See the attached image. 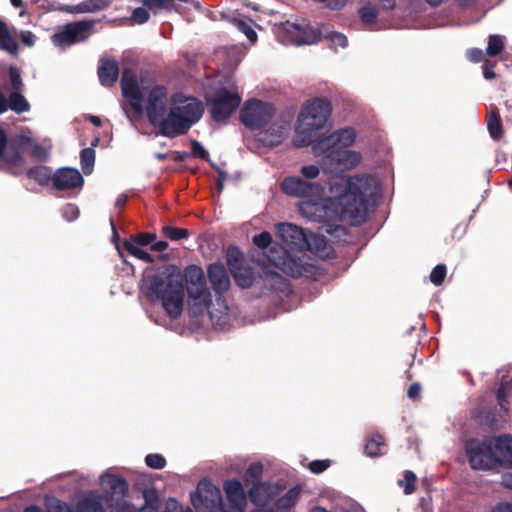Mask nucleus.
Returning <instances> with one entry per match:
<instances>
[{
  "mask_svg": "<svg viewBox=\"0 0 512 512\" xmlns=\"http://www.w3.org/2000/svg\"><path fill=\"white\" fill-rule=\"evenodd\" d=\"M374 185V179L367 175L340 177L330 182L331 196L322 198L323 188L320 184L299 177H287L281 183V190L301 199L299 210L307 218L340 219L357 225L365 219Z\"/></svg>",
  "mask_w": 512,
  "mask_h": 512,
  "instance_id": "f257e3e1",
  "label": "nucleus"
},
{
  "mask_svg": "<svg viewBox=\"0 0 512 512\" xmlns=\"http://www.w3.org/2000/svg\"><path fill=\"white\" fill-rule=\"evenodd\" d=\"M277 235L285 246H273L268 258L270 262L291 277H300L308 271L307 265L299 255L305 246L312 247L303 230L290 223L276 226Z\"/></svg>",
  "mask_w": 512,
  "mask_h": 512,
  "instance_id": "f03ea898",
  "label": "nucleus"
},
{
  "mask_svg": "<svg viewBox=\"0 0 512 512\" xmlns=\"http://www.w3.org/2000/svg\"><path fill=\"white\" fill-rule=\"evenodd\" d=\"M203 112L200 100L181 93L174 94L170 99L169 113L162 123V134L167 137L185 134L201 118Z\"/></svg>",
  "mask_w": 512,
  "mask_h": 512,
  "instance_id": "7ed1b4c3",
  "label": "nucleus"
},
{
  "mask_svg": "<svg viewBox=\"0 0 512 512\" xmlns=\"http://www.w3.org/2000/svg\"><path fill=\"white\" fill-rule=\"evenodd\" d=\"M147 296L159 301L170 318L177 319L184 305V287L178 276L158 275L151 279Z\"/></svg>",
  "mask_w": 512,
  "mask_h": 512,
  "instance_id": "20e7f679",
  "label": "nucleus"
},
{
  "mask_svg": "<svg viewBox=\"0 0 512 512\" xmlns=\"http://www.w3.org/2000/svg\"><path fill=\"white\" fill-rule=\"evenodd\" d=\"M331 114V105L323 99L309 101L301 110L296 127V143L306 146L312 142L313 133L324 128Z\"/></svg>",
  "mask_w": 512,
  "mask_h": 512,
  "instance_id": "39448f33",
  "label": "nucleus"
},
{
  "mask_svg": "<svg viewBox=\"0 0 512 512\" xmlns=\"http://www.w3.org/2000/svg\"><path fill=\"white\" fill-rule=\"evenodd\" d=\"M189 309L195 315L202 314L211 304V294L206 286L203 270L190 266L185 271Z\"/></svg>",
  "mask_w": 512,
  "mask_h": 512,
  "instance_id": "423d86ee",
  "label": "nucleus"
},
{
  "mask_svg": "<svg viewBox=\"0 0 512 512\" xmlns=\"http://www.w3.org/2000/svg\"><path fill=\"white\" fill-rule=\"evenodd\" d=\"M170 99L167 89L162 85H153L144 89L143 109H145L149 121L160 128L169 112H167Z\"/></svg>",
  "mask_w": 512,
  "mask_h": 512,
  "instance_id": "0eeeda50",
  "label": "nucleus"
},
{
  "mask_svg": "<svg viewBox=\"0 0 512 512\" xmlns=\"http://www.w3.org/2000/svg\"><path fill=\"white\" fill-rule=\"evenodd\" d=\"M208 102L211 105L212 118L217 122H224L239 106L241 96L236 88H219L208 98Z\"/></svg>",
  "mask_w": 512,
  "mask_h": 512,
  "instance_id": "6e6552de",
  "label": "nucleus"
},
{
  "mask_svg": "<svg viewBox=\"0 0 512 512\" xmlns=\"http://www.w3.org/2000/svg\"><path fill=\"white\" fill-rule=\"evenodd\" d=\"M320 157L323 168L329 172L354 169L362 160L360 152L348 149L327 150Z\"/></svg>",
  "mask_w": 512,
  "mask_h": 512,
  "instance_id": "1a4fd4ad",
  "label": "nucleus"
},
{
  "mask_svg": "<svg viewBox=\"0 0 512 512\" xmlns=\"http://www.w3.org/2000/svg\"><path fill=\"white\" fill-rule=\"evenodd\" d=\"M94 21L80 20L61 27L54 35L53 42L61 47L85 41L92 34Z\"/></svg>",
  "mask_w": 512,
  "mask_h": 512,
  "instance_id": "9d476101",
  "label": "nucleus"
},
{
  "mask_svg": "<svg viewBox=\"0 0 512 512\" xmlns=\"http://www.w3.org/2000/svg\"><path fill=\"white\" fill-rule=\"evenodd\" d=\"M273 115L274 108L271 104L250 100L242 108L240 118L242 123L250 129H262L269 123Z\"/></svg>",
  "mask_w": 512,
  "mask_h": 512,
  "instance_id": "9b49d317",
  "label": "nucleus"
},
{
  "mask_svg": "<svg viewBox=\"0 0 512 512\" xmlns=\"http://www.w3.org/2000/svg\"><path fill=\"white\" fill-rule=\"evenodd\" d=\"M467 455L471 467L475 470H490L498 467L490 438L482 442H471L467 448Z\"/></svg>",
  "mask_w": 512,
  "mask_h": 512,
  "instance_id": "f8f14e48",
  "label": "nucleus"
},
{
  "mask_svg": "<svg viewBox=\"0 0 512 512\" xmlns=\"http://www.w3.org/2000/svg\"><path fill=\"white\" fill-rule=\"evenodd\" d=\"M121 89L124 98L129 104V111L134 116L139 117L143 111L144 91L140 90L136 75L131 71H124L121 79Z\"/></svg>",
  "mask_w": 512,
  "mask_h": 512,
  "instance_id": "ddd939ff",
  "label": "nucleus"
},
{
  "mask_svg": "<svg viewBox=\"0 0 512 512\" xmlns=\"http://www.w3.org/2000/svg\"><path fill=\"white\" fill-rule=\"evenodd\" d=\"M355 138L356 133L354 129L344 128L315 143L313 145V152L316 156H321L327 150L347 149L355 142Z\"/></svg>",
  "mask_w": 512,
  "mask_h": 512,
  "instance_id": "4468645a",
  "label": "nucleus"
},
{
  "mask_svg": "<svg viewBox=\"0 0 512 512\" xmlns=\"http://www.w3.org/2000/svg\"><path fill=\"white\" fill-rule=\"evenodd\" d=\"M497 466L512 467V436L489 437Z\"/></svg>",
  "mask_w": 512,
  "mask_h": 512,
  "instance_id": "2eb2a0df",
  "label": "nucleus"
},
{
  "mask_svg": "<svg viewBox=\"0 0 512 512\" xmlns=\"http://www.w3.org/2000/svg\"><path fill=\"white\" fill-rule=\"evenodd\" d=\"M52 184L58 190L80 188L83 185V177L76 169L61 168L53 174Z\"/></svg>",
  "mask_w": 512,
  "mask_h": 512,
  "instance_id": "dca6fc26",
  "label": "nucleus"
},
{
  "mask_svg": "<svg viewBox=\"0 0 512 512\" xmlns=\"http://www.w3.org/2000/svg\"><path fill=\"white\" fill-rule=\"evenodd\" d=\"M29 102L19 92H11L8 97L0 90V115L12 110L18 114L28 111Z\"/></svg>",
  "mask_w": 512,
  "mask_h": 512,
  "instance_id": "f3484780",
  "label": "nucleus"
},
{
  "mask_svg": "<svg viewBox=\"0 0 512 512\" xmlns=\"http://www.w3.org/2000/svg\"><path fill=\"white\" fill-rule=\"evenodd\" d=\"M238 256H240V252L236 248L229 249L228 264L237 284L243 288H247L251 286L253 282L252 272L247 268H241L236 265Z\"/></svg>",
  "mask_w": 512,
  "mask_h": 512,
  "instance_id": "a211bd4d",
  "label": "nucleus"
},
{
  "mask_svg": "<svg viewBox=\"0 0 512 512\" xmlns=\"http://www.w3.org/2000/svg\"><path fill=\"white\" fill-rule=\"evenodd\" d=\"M114 0H85L77 5H63L60 10L70 14L94 13L107 8Z\"/></svg>",
  "mask_w": 512,
  "mask_h": 512,
  "instance_id": "6ab92c4d",
  "label": "nucleus"
},
{
  "mask_svg": "<svg viewBox=\"0 0 512 512\" xmlns=\"http://www.w3.org/2000/svg\"><path fill=\"white\" fill-rule=\"evenodd\" d=\"M208 277L216 292L220 293L229 289L230 280L223 265L216 263L211 264L208 267Z\"/></svg>",
  "mask_w": 512,
  "mask_h": 512,
  "instance_id": "aec40b11",
  "label": "nucleus"
},
{
  "mask_svg": "<svg viewBox=\"0 0 512 512\" xmlns=\"http://www.w3.org/2000/svg\"><path fill=\"white\" fill-rule=\"evenodd\" d=\"M278 494V488L274 485L258 483L249 492L251 501L256 506H264Z\"/></svg>",
  "mask_w": 512,
  "mask_h": 512,
  "instance_id": "412c9836",
  "label": "nucleus"
},
{
  "mask_svg": "<svg viewBox=\"0 0 512 512\" xmlns=\"http://www.w3.org/2000/svg\"><path fill=\"white\" fill-rule=\"evenodd\" d=\"M118 74L119 68L115 60H101L98 68V76L102 85L112 86L116 82Z\"/></svg>",
  "mask_w": 512,
  "mask_h": 512,
  "instance_id": "4be33fe9",
  "label": "nucleus"
},
{
  "mask_svg": "<svg viewBox=\"0 0 512 512\" xmlns=\"http://www.w3.org/2000/svg\"><path fill=\"white\" fill-rule=\"evenodd\" d=\"M287 134V124H273L268 130L262 132V136L260 139L268 146H275L280 144Z\"/></svg>",
  "mask_w": 512,
  "mask_h": 512,
  "instance_id": "5701e85b",
  "label": "nucleus"
},
{
  "mask_svg": "<svg viewBox=\"0 0 512 512\" xmlns=\"http://www.w3.org/2000/svg\"><path fill=\"white\" fill-rule=\"evenodd\" d=\"M102 487L111 495L123 496L127 491V483L122 477L105 474L101 477Z\"/></svg>",
  "mask_w": 512,
  "mask_h": 512,
  "instance_id": "b1692460",
  "label": "nucleus"
},
{
  "mask_svg": "<svg viewBox=\"0 0 512 512\" xmlns=\"http://www.w3.org/2000/svg\"><path fill=\"white\" fill-rule=\"evenodd\" d=\"M224 490L229 504L245 505L246 497L242 484L238 480H231L225 483Z\"/></svg>",
  "mask_w": 512,
  "mask_h": 512,
  "instance_id": "393cba45",
  "label": "nucleus"
},
{
  "mask_svg": "<svg viewBox=\"0 0 512 512\" xmlns=\"http://www.w3.org/2000/svg\"><path fill=\"white\" fill-rule=\"evenodd\" d=\"M487 128L490 136L500 140L503 136V126L498 108L491 107L487 114Z\"/></svg>",
  "mask_w": 512,
  "mask_h": 512,
  "instance_id": "a878e982",
  "label": "nucleus"
},
{
  "mask_svg": "<svg viewBox=\"0 0 512 512\" xmlns=\"http://www.w3.org/2000/svg\"><path fill=\"white\" fill-rule=\"evenodd\" d=\"M386 451L385 439L380 434H372L368 437L365 452L368 456L377 457L383 455Z\"/></svg>",
  "mask_w": 512,
  "mask_h": 512,
  "instance_id": "bb28decb",
  "label": "nucleus"
},
{
  "mask_svg": "<svg viewBox=\"0 0 512 512\" xmlns=\"http://www.w3.org/2000/svg\"><path fill=\"white\" fill-rule=\"evenodd\" d=\"M0 45L9 53L15 54L18 50L16 38L10 34L7 24L0 20Z\"/></svg>",
  "mask_w": 512,
  "mask_h": 512,
  "instance_id": "cd10ccee",
  "label": "nucleus"
},
{
  "mask_svg": "<svg viewBox=\"0 0 512 512\" xmlns=\"http://www.w3.org/2000/svg\"><path fill=\"white\" fill-rule=\"evenodd\" d=\"M52 142L50 139L43 138L34 141V161L44 162L51 154Z\"/></svg>",
  "mask_w": 512,
  "mask_h": 512,
  "instance_id": "c85d7f7f",
  "label": "nucleus"
},
{
  "mask_svg": "<svg viewBox=\"0 0 512 512\" xmlns=\"http://www.w3.org/2000/svg\"><path fill=\"white\" fill-rule=\"evenodd\" d=\"M124 249L132 256L151 263L153 262V258L150 256V254L143 249V246L139 245L137 241H133L131 239L127 240L123 244Z\"/></svg>",
  "mask_w": 512,
  "mask_h": 512,
  "instance_id": "c756f323",
  "label": "nucleus"
},
{
  "mask_svg": "<svg viewBox=\"0 0 512 512\" xmlns=\"http://www.w3.org/2000/svg\"><path fill=\"white\" fill-rule=\"evenodd\" d=\"M504 47H505L504 37H502L500 35H491V36H489V39H488L486 54L488 56H497L503 52Z\"/></svg>",
  "mask_w": 512,
  "mask_h": 512,
  "instance_id": "7c9ffc66",
  "label": "nucleus"
},
{
  "mask_svg": "<svg viewBox=\"0 0 512 512\" xmlns=\"http://www.w3.org/2000/svg\"><path fill=\"white\" fill-rule=\"evenodd\" d=\"M7 163L20 166L23 163V156L20 150L14 146H6L3 155L1 156Z\"/></svg>",
  "mask_w": 512,
  "mask_h": 512,
  "instance_id": "2f4dec72",
  "label": "nucleus"
},
{
  "mask_svg": "<svg viewBox=\"0 0 512 512\" xmlns=\"http://www.w3.org/2000/svg\"><path fill=\"white\" fill-rule=\"evenodd\" d=\"M81 167L85 174H90L95 161V151L92 148H85L80 154Z\"/></svg>",
  "mask_w": 512,
  "mask_h": 512,
  "instance_id": "473e14b6",
  "label": "nucleus"
},
{
  "mask_svg": "<svg viewBox=\"0 0 512 512\" xmlns=\"http://www.w3.org/2000/svg\"><path fill=\"white\" fill-rule=\"evenodd\" d=\"M52 170L48 166L40 165L34 168V179L41 185H48L52 182Z\"/></svg>",
  "mask_w": 512,
  "mask_h": 512,
  "instance_id": "72a5a7b5",
  "label": "nucleus"
},
{
  "mask_svg": "<svg viewBox=\"0 0 512 512\" xmlns=\"http://www.w3.org/2000/svg\"><path fill=\"white\" fill-rule=\"evenodd\" d=\"M162 232L167 238L173 241L185 239L189 236V232L187 229L171 226H164L162 228Z\"/></svg>",
  "mask_w": 512,
  "mask_h": 512,
  "instance_id": "f704fd0d",
  "label": "nucleus"
},
{
  "mask_svg": "<svg viewBox=\"0 0 512 512\" xmlns=\"http://www.w3.org/2000/svg\"><path fill=\"white\" fill-rule=\"evenodd\" d=\"M78 512H103V509L98 499L89 497L79 503Z\"/></svg>",
  "mask_w": 512,
  "mask_h": 512,
  "instance_id": "c9c22d12",
  "label": "nucleus"
},
{
  "mask_svg": "<svg viewBox=\"0 0 512 512\" xmlns=\"http://www.w3.org/2000/svg\"><path fill=\"white\" fill-rule=\"evenodd\" d=\"M416 475L412 471H405L403 479L398 481L399 486L403 487L405 494H411L415 490Z\"/></svg>",
  "mask_w": 512,
  "mask_h": 512,
  "instance_id": "e433bc0d",
  "label": "nucleus"
},
{
  "mask_svg": "<svg viewBox=\"0 0 512 512\" xmlns=\"http://www.w3.org/2000/svg\"><path fill=\"white\" fill-rule=\"evenodd\" d=\"M300 495L298 488L290 489L283 497L278 500V506L280 508H289L295 504Z\"/></svg>",
  "mask_w": 512,
  "mask_h": 512,
  "instance_id": "4c0bfd02",
  "label": "nucleus"
},
{
  "mask_svg": "<svg viewBox=\"0 0 512 512\" xmlns=\"http://www.w3.org/2000/svg\"><path fill=\"white\" fill-rule=\"evenodd\" d=\"M307 240H310L312 247H309L308 245L305 246V250H311L315 253L320 254L325 248H326V241L324 237L317 236L314 234L307 235Z\"/></svg>",
  "mask_w": 512,
  "mask_h": 512,
  "instance_id": "58836bf2",
  "label": "nucleus"
},
{
  "mask_svg": "<svg viewBox=\"0 0 512 512\" xmlns=\"http://www.w3.org/2000/svg\"><path fill=\"white\" fill-rule=\"evenodd\" d=\"M307 240H310L312 247H309L308 245L305 246V250H311L315 253L320 254L325 248H326V241L324 237L317 236L314 234L307 235Z\"/></svg>",
  "mask_w": 512,
  "mask_h": 512,
  "instance_id": "ea45409f",
  "label": "nucleus"
},
{
  "mask_svg": "<svg viewBox=\"0 0 512 512\" xmlns=\"http://www.w3.org/2000/svg\"><path fill=\"white\" fill-rule=\"evenodd\" d=\"M446 274H447L446 266L443 264H439L432 270V272L430 274V280L434 285L439 286L443 283V281L446 277Z\"/></svg>",
  "mask_w": 512,
  "mask_h": 512,
  "instance_id": "a19ab883",
  "label": "nucleus"
},
{
  "mask_svg": "<svg viewBox=\"0 0 512 512\" xmlns=\"http://www.w3.org/2000/svg\"><path fill=\"white\" fill-rule=\"evenodd\" d=\"M145 463L150 468L162 469L166 465V460L160 454H149L145 458Z\"/></svg>",
  "mask_w": 512,
  "mask_h": 512,
  "instance_id": "79ce46f5",
  "label": "nucleus"
},
{
  "mask_svg": "<svg viewBox=\"0 0 512 512\" xmlns=\"http://www.w3.org/2000/svg\"><path fill=\"white\" fill-rule=\"evenodd\" d=\"M140 2L149 9H170L172 0H140Z\"/></svg>",
  "mask_w": 512,
  "mask_h": 512,
  "instance_id": "37998d69",
  "label": "nucleus"
},
{
  "mask_svg": "<svg viewBox=\"0 0 512 512\" xmlns=\"http://www.w3.org/2000/svg\"><path fill=\"white\" fill-rule=\"evenodd\" d=\"M262 475V466L260 464H252L245 473V481H256Z\"/></svg>",
  "mask_w": 512,
  "mask_h": 512,
  "instance_id": "c03bdc74",
  "label": "nucleus"
},
{
  "mask_svg": "<svg viewBox=\"0 0 512 512\" xmlns=\"http://www.w3.org/2000/svg\"><path fill=\"white\" fill-rule=\"evenodd\" d=\"M272 242V237L269 232H262L253 237V243L259 248H267Z\"/></svg>",
  "mask_w": 512,
  "mask_h": 512,
  "instance_id": "a18cd8bd",
  "label": "nucleus"
},
{
  "mask_svg": "<svg viewBox=\"0 0 512 512\" xmlns=\"http://www.w3.org/2000/svg\"><path fill=\"white\" fill-rule=\"evenodd\" d=\"M9 77L12 88L14 89L13 92H19L22 86L21 75L19 70L15 67H11L9 70Z\"/></svg>",
  "mask_w": 512,
  "mask_h": 512,
  "instance_id": "49530a36",
  "label": "nucleus"
},
{
  "mask_svg": "<svg viewBox=\"0 0 512 512\" xmlns=\"http://www.w3.org/2000/svg\"><path fill=\"white\" fill-rule=\"evenodd\" d=\"M361 19L366 23L373 22L377 17V10L371 6H365L360 10Z\"/></svg>",
  "mask_w": 512,
  "mask_h": 512,
  "instance_id": "de8ad7c7",
  "label": "nucleus"
},
{
  "mask_svg": "<svg viewBox=\"0 0 512 512\" xmlns=\"http://www.w3.org/2000/svg\"><path fill=\"white\" fill-rule=\"evenodd\" d=\"M149 19V13L145 8L139 7L133 10L132 20L137 24H143Z\"/></svg>",
  "mask_w": 512,
  "mask_h": 512,
  "instance_id": "09e8293b",
  "label": "nucleus"
},
{
  "mask_svg": "<svg viewBox=\"0 0 512 512\" xmlns=\"http://www.w3.org/2000/svg\"><path fill=\"white\" fill-rule=\"evenodd\" d=\"M62 215L67 221H73L78 217L79 210L75 205L67 204L62 209Z\"/></svg>",
  "mask_w": 512,
  "mask_h": 512,
  "instance_id": "8fccbe9b",
  "label": "nucleus"
},
{
  "mask_svg": "<svg viewBox=\"0 0 512 512\" xmlns=\"http://www.w3.org/2000/svg\"><path fill=\"white\" fill-rule=\"evenodd\" d=\"M347 45V38L340 33H335L330 36V46L333 49L338 47L344 48Z\"/></svg>",
  "mask_w": 512,
  "mask_h": 512,
  "instance_id": "3c124183",
  "label": "nucleus"
},
{
  "mask_svg": "<svg viewBox=\"0 0 512 512\" xmlns=\"http://www.w3.org/2000/svg\"><path fill=\"white\" fill-rule=\"evenodd\" d=\"M330 465L328 460H315L309 463V469L316 474L325 471Z\"/></svg>",
  "mask_w": 512,
  "mask_h": 512,
  "instance_id": "603ef678",
  "label": "nucleus"
},
{
  "mask_svg": "<svg viewBox=\"0 0 512 512\" xmlns=\"http://www.w3.org/2000/svg\"><path fill=\"white\" fill-rule=\"evenodd\" d=\"M300 172L306 179H315L319 176L320 170L315 165H307L303 166Z\"/></svg>",
  "mask_w": 512,
  "mask_h": 512,
  "instance_id": "864d4df0",
  "label": "nucleus"
},
{
  "mask_svg": "<svg viewBox=\"0 0 512 512\" xmlns=\"http://www.w3.org/2000/svg\"><path fill=\"white\" fill-rule=\"evenodd\" d=\"M154 239L155 235L151 233H140L131 238V240L137 241V243L141 246L151 244L154 241Z\"/></svg>",
  "mask_w": 512,
  "mask_h": 512,
  "instance_id": "5fc2aeb1",
  "label": "nucleus"
},
{
  "mask_svg": "<svg viewBox=\"0 0 512 512\" xmlns=\"http://www.w3.org/2000/svg\"><path fill=\"white\" fill-rule=\"evenodd\" d=\"M191 149L192 153L195 157L201 158V159H207L208 153L204 149V147L197 141H192L191 143Z\"/></svg>",
  "mask_w": 512,
  "mask_h": 512,
  "instance_id": "6e6d98bb",
  "label": "nucleus"
},
{
  "mask_svg": "<svg viewBox=\"0 0 512 512\" xmlns=\"http://www.w3.org/2000/svg\"><path fill=\"white\" fill-rule=\"evenodd\" d=\"M468 58L472 62H481L484 59V52L481 49H471L468 51Z\"/></svg>",
  "mask_w": 512,
  "mask_h": 512,
  "instance_id": "4d7b16f0",
  "label": "nucleus"
},
{
  "mask_svg": "<svg viewBox=\"0 0 512 512\" xmlns=\"http://www.w3.org/2000/svg\"><path fill=\"white\" fill-rule=\"evenodd\" d=\"M240 29L242 30V32L247 36V38L251 41V42H255L256 39H257V34L256 32L248 25L244 24V23H241L240 24Z\"/></svg>",
  "mask_w": 512,
  "mask_h": 512,
  "instance_id": "13d9d810",
  "label": "nucleus"
},
{
  "mask_svg": "<svg viewBox=\"0 0 512 512\" xmlns=\"http://www.w3.org/2000/svg\"><path fill=\"white\" fill-rule=\"evenodd\" d=\"M420 393H421V387L419 384H412L410 385L409 389H408V396L411 398V399H417L419 398L420 396Z\"/></svg>",
  "mask_w": 512,
  "mask_h": 512,
  "instance_id": "bf43d9fd",
  "label": "nucleus"
},
{
  "mask_svg": "<svg viewBox=\"0 0 512 512\" xmlns=\"http://www.w3.org/2000/svg\"><path fill=\"white\" fill-rule=\"evenodd\" d=\"M492 512H512V503H500L493 508Z\"/></svg>",
  "mask_w": 512,
  "mask_h": 512,
  "instance_id": "052dcab7",
  "label": "nucleus"
},
{
  "mask_svg": "<svg viewBox=\"0 0 512 512\" xmlns=\"http://www.w3.org/2000/svg\"><path fill=\"white\" fill-rule=\"evenodd\" d=\"M484 77L488 80H492L496 77L495 72L493 71V67L489 66L487 63L484 66Z\"/></svg>",
  "mask_w": 512,
  "mask_h": 512,
  "instance_id": "680f3d73",
  "label": "nucleus"
},
{
  "mask_svg": "<svg viewBox=\"0 0 512 512\" xmlns=\"http://www.w3.org/2000/svg\"><path fill=\"white\" fill-rule=\"evenodd\" d=\"M168 248V243L165 241H159L151 246L153 251L162 252Z\"/></svg>",
  "mask_w": 512,
  "mask_h": 512,
  "instance_id": "e2e57ef3",
  "label": "nucleus"
},
{
  "mask_svg": "<svg viewBox=\"0 0 512 512\" xmlns=\"http://www.w3.org/2000/svg\"><path fill=\"white\" fill-rule=\"evenodd\" d=\"M245 505L238 504H229L227 508L223 510V512H244Z\"/></svg>",
  "mask_w": 512,
  "mask_h": 512,
  "instance_id": "0e129e2a",
  "label": "nucleus"
},
{
  "mask_svg": "<svg viewBox=\"0 0 512 512\" xmlns=\"http://www.w3.org/2000/svg\"><path fill=\"white\" fill-rule=\"evenodd\" d=\"M505 396H506L505 387H501L498 390V394H497L498 401H499V404L501 405V407L507 409V407L505 405V401H504Z\"/></svg>",
  "mask_w": 512,
  "mask_h": 512,
  "instance_id": "69168bd1",
  "label": "nucleus"
},
{
  "mask_svg": "<svg viewBox=\"0 0 512 512\" xmlns=\"http://www.w3.org/2000/svg\"><path fill=\"white\" fill-rule=\"evenodd\" d=\"M502 485L506 488L512 489V474L503 476Z\"/></svg>",
  "mask_w": 512,
  "mask_h": 512,
  "instance_id": "338daca9",
  "label": "nucleus"
},
{
  "mask_svg": "<svg viewBox=\"0 0 512 512\" xmlns=\"http://www.w3.org/2000/svg\"><path fill=\"white\" fill-rule=\"evenodd\" d=\"M87 119L97 127H100L102 125V120L98 116L90 115L87 117Z\"/></svg>",
  "mask_w": 512,
  "mask_h": 512,
  "instance_id": "774afa93",
  "label": "nucleus"
}]
</instances>
